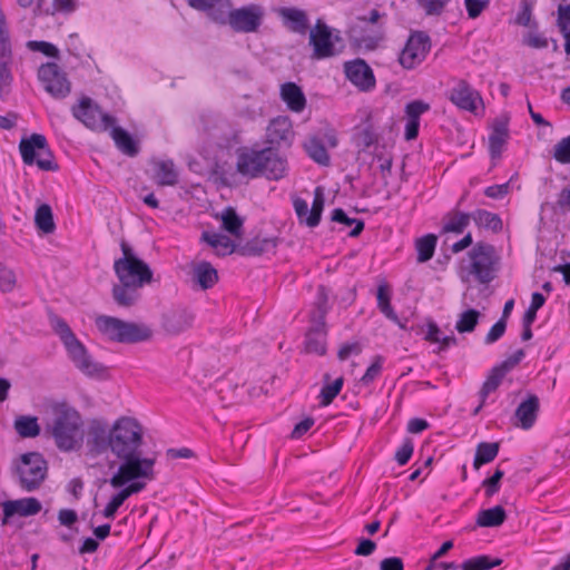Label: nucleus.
<instances>
[{
    "mask_svg": "<svg viewBox=\"0 0 570 570\" xmlns=\"http://www.w3.org/2000/svg\"><path fill=\"white\" fill-rule=\"evenodd\" d=\"M144 428L134 417L121 416L111 425V453L120 461L110 478L112 488H121L134 479L154 480L156 458L144 454Z\"/></svg>",
    "mask_w": 570,
    "mask_h": 570,
    "instance_id": "obj_1",
    "label": "nucleus"
},
{
    "mask_svg": "<svg viewBox=\"0 0 570 570\" xmlns=\"http://www.w3.org/2000/svg\"><path fill=\"white\" fill-rule=\"evenodd\" d=\"M188 4L204 11L216 23L228 24L235 32H256L263 23L265 10L261 4L249 3L232 9L230 0H187Z\"/></svg>",
    "mask_w": 570,
    "mask_h": 570,
    "instance_id": "obj_2",
    "label": "nucleus"
},
{
    "mask_svg": "<svg viewBox=\"0 0 570 570\" xmlns=\"http://www.w3.org/2000/svg\"><path fill=\"white\" fill-rule=\"evenodd\" d=\"M236 170L250 179L264 176L279 180L287 171V161L272 147L257 149L245 146L236 150Z\"/></svg>",
    "mask_w": 570,
    "mask_h": 570,
    "instance_id": "obj_3",
    "label": "nucleus"
},
{
    "mask_svg": "<svg viewBox=\"0 0 570 570\" xmlns=\"http://www.w3.org/2000/svg\"><path fill=\"white\" fill-rule=\"evenodd\" d=\"M52 417L47 425L48 432L60 451L71 452L82 442V416L67 402H57L51 406Z\"/></svg>",
    "mask_w": 570,
    "mask_h": 570,
    "instance_id": "obj_4",
    "label": "nucleus"
},
{
    "mask_svg": "<svg viewBox=\"0 0 570 570\" xmlns=\"http://www.w3.org/2000/svg\"><path fill=\"white\" fill-rule=\"evenodd\" d=\"M498 259L493 246L478 244L474 246L460 264V278L463 283L472 285L473 281L483 285L481 289L487 291V285L495 276Z\"/></svg>",
    "mask_w": 570,
    "mask_h": 570,
    "instance_id": "obj_5",
    "label": "nucleus"
},
{
    "mask_svg": "<svg viewBox=\"0 0 570 570\" xmlns=\"http://www.w3.org/2000/svg\"><path fill=\"white\" fill-rule=\"evenodd\" d=\"M50 325L53 332L61 340L68 356L75 366L86 375H96L102 372L104 367L92 361L85 345L76 337L70 326L57 315L50 316Z\"/></svg>",
    "mask_w": 570,
    "mask_h": 570,
    "instance_id": "obj_6",
    "label": "nucleus"
},
{
    "mask_svg": "<svg viewBox=\"0 0 570 570\" xmlns=\"http://www.w3.org/2000/svg\"><path fill=\"white\" fill-rule=\"evenodd\" d=\"M95 324L102 336L117 343H138L150 336L148 327L114 316L99 315L96 317Z\"/></svg>",
    "mask_w": 570,
    "mask_h": 570,
    "instance_id": "obj_7",
    "label": "nucleus"
},
{
    "mask_svg": "<svg viewBox=\"0 0 570 570\" xmlns=\"http://www.w3.org/2000/svg\"><path fill=\"white\" fill-rule=\"evenodd\" d=\"M19 150L24 165H37L39 169L46 171L58 169V165L52 160L47 138L41 134H32L28 138H22Z\"/></svg>",
    "mask_w": 570,
    "mask_h": 570,
    "instance_id": "obj_8",
    "label": "nucleus"
},
{
    "mask_svg": "<svg viewBox=\"0 0 570 570\" xmlns=\"http://www.w3.org/2000/svg\"><path fill=\"white\" fill-rule=\"evenodd\" d=\"M121 249L122 257L115 262V272L119 282H126V285L129 283L140 286L149 283L153 277L149 266L136 257L126 244L121 245Z\"/></svg>",
    "mask_w": 570,
    "mask_h": 570,
    "instance_id": "obj_9",
    "label": "nucleus"
},
{
    "mask_svg": "<svg viewBox=\"0 0 570 570\" xmlns=\"http://www.w3.org/2000/svg\"><path fill=\"white\" fill-rule=\"evenodd\" d=\"M47 469V462L40 453L22 454L16 464L22 489L29 492L37 490L46 479Z\"/></svg>",
    "mask_w": 570,
    "mask_h": 570,
    "instance_id": "obj_10",
    "label": "nucleus"
},
{
    "mask_svg": "<svg viewBox=\"0 0 570 570\" xmlns=\"http://www.w3.org/2000/svg\"><path fill=\"white\" fill-rule=\"evenodd\" d=\"M446 97L458 109L472 115L478 116L484 110L481 94L464 79H453Z\"/></svg>",
    "mask_w": 570,
    "mask_h": 570,
    "instance_id": "obj_11",
    "label": "nucleus"
},
{
    "mask_svg": "<svg viewBox=\"0 0 570 570\" xmlns=\"http://www.w3.org/2000/svg\"><path fill=\"white\" fill-rule=\"evenodd\" d=\"M72 115L92 130H108L116 122L115 117L104 112L88 97L81 98L79 104L72 107Z\"/></svg>",
    "mask_w": 570,
    "mask_h": 570,
    "instance_id": "obj_12",
    "label": "nucleus"
},
{
    "mask_svg": "<svg viewBox=\"0 0 570 570\" xmlns=\"http://www.w3.org/2000/svg\"><path fill=\"white\" fill-rule=\"evenodd\" d=\"M86 450L91 458L107 455L111 452V426L104 419L89 422L86 433Z\"/></svg>",
    "mask_w": 570,
    "mask_h": 570,
    "instance_id": "obj_13",
    "label": "nucleus"
},
{
    "mask_svg": "<svg viewBox=\"0 0 570 570\" xmlns=\"http://www.w3.org/2000/svg\"><path fill=\"white\" fill-rule=\"evenodd\" d=\"M38 79L43 89L53 98H65L70 92L66 73L55 62H47L38 69Z\"/></svg>",
    "mask_w": 570,
    "mask_h": 570,
    "instance_id": "obj_14",
    "label": "nucleus"
},
{
    "mask_svg": "<svg viewBox=\"0 0 570 570\" xmlns=\"http://www.w3.org/2000/svg\"><path fill=\"white\" fill-rule=\"evenodd\" d=\"M483 293L480 287L469 285L462 296V306L465 308L459 314L455 328L459 333H471L479 323L481 312L472 308L473 305L481 306L478 297Z\"/></svg>",
    "mask_w": 570,
    "mask_h": 570,
    "instance_id": "obj_15",
    "label": "nucleus"
},
{
    "mask_svg": "<svg viewBox=\"0 0 570 570\" xmlns=\"http://www.w3.org/2000/svg\"><path fill=\"white\" fill-rule=\"evenodd\" d=\"M341 41L340 32L334 33L322 20H317L311 30L309 42L314 49V57L324 59L335 56L338 50L335 43Z\"/></svg>",
    "mask_w": 570,
    "mask_h": 570,
    "instance_id": "obj_16",
    "label": "nucleus"
},
{
    "mask_svg": "<svg viewBox=\"0 0 570 570\" xmlns=\"http://www.w3.org/2000/svg\"><path fill=\"white\" fill-rule=\"evenodd\" d=\"M430 46V38L424 32L412 33L400 53V63L406 69L415 68L425 59Z\"/></svg>",
    "mask_w": 570,
    "mask_h": 570,
    "instance_id": "obj_17",
    "label": "nucleus"
},
{
    "mask_svg": "<svg viewBox=\"0 0 570 570\" xmlns=\"http://www.w3.org/2000/svg\"><path fill=\"white\" fill-rule=\"evenodd\" d=\"M344 72L346 78L361 90H371L375 86L373 71L362 59L345 62Z\"/></svg>",
    "mask_w": 570,
    "mask_h": 570,
    "instance_id": "obj_18",
    "label": "nucleus"
},
{
    "mask_svg": "<svg viewBox=\"0 0 570 570\" xmlns=\"http://www.w3.org/2000/svg\"><path fill=\"white\" fill-rule=\"evenodd\" d=\"M149 481L150 480L134 479L119 488L120 490L111 497L110 501L102 510L101 513L104 518L114 520L118 509L124 504V502L132 494L141 492Z\"/></svg>",
    "mask_w": 570,
    "mask_h": 570,
    "instance_id": "obj_19",
    "label": "nucleus"
},
{
    "mask_svg": "<svg viewBox=\"0 0 570 570\" xmlns=\"http://www.w3.org/2000/svg\"><path fill=\"white\" fill-rule=\"evenodd\" d=\"M266 138L271 145L289 147L294 139L291 119L287 116H279L271 120Z\"/></svg>",
    "mask_w": 570,
    "mask_h": 570,
    "instance_id": "obj_20",
    "label": "nucleus"
},
{
    "mask_svg": "<svg viewBox=\"0 0 570 570\" xmlns=\"http://www.w3.org/2000/svg\"><path fill=\"white\" fill-rule=\"evenodd\" d=\"M540 409L538 396L529 395L515 409L513 424L522 430H530L537 422Z\"/></svg>",
    "mask_w": 570,
    "mask_h": 570,
    "instance_id": "obj_21",
    "label": "nucleus"
},
{
    "mask_svg": "<svg viewBox=\"0 0 570 570\" xmlns=\"http://www.w3.org/2000/svg\"><path fill=\"white\" fill-rule=\"evenodd\" d=\"M351 41L358 48L373 50L379 46L382 39L379 27H365L360 23H354L348 30Z\"/></svg>",
    "mask_w": 570,
    "mask_h": 570,
    "instance_id": "obj_22",
    "label": "nucleus"
},
{
    "mask_svg": "<svg viewBox=\"0 0 570 570\" xmlns=\"http://www.w3.org/2000/svg\"><path fill=\"white\" fill-rule=\"evenodd\" d=\"M509 139V120L505 117L497 118L489 136V151L492 159L501 157Z\"/></svg>",
    "mask_w": 570,
    "mask_h": 570,
    "instance_id": "obj_23",
    "label": "nucleus"
},
{
    "mask_svg": "<svg viewBox=\"0 0 570 570\" xmlns=\"http://www.w3.org/2000/svg\"><path fill=\"white\" fill-rule=\"evenodd\" d=\"M430 105L423 100H413L405 106V131L406 140H413L419 135L420 119L423 114L429 111Z\"/></svg>",
    "mask_w": 570,
    "mask_h": 570,
    "instance_id": "obj_24",
    "label": "nucleus"
},
{
    "mask_svg": "<svg viewBox=\"0 0 570 570\" xmlns=\"http://www.w3.org/2000/svg\"><path fill=\"white\" fill-rule=\"evenodd\" d=\"M286 29L294 33L305 35L309 27L306 12L293 7H282L277 10Z\"/></svg>",
    "mask_w": 570,
    "mask_h": 570,
    "instance_id": "obj_25",
    "label": "nucleus"
},
{
    "mask_svg": "<svg viewBox=\"0 0 570 570\" xmlns=\"http://www.w3.org/2000/svg\"><path fill=\"white\" fill-rule=\"evenodd\" d=\"M154 180L160 186H174L178 181V171L170 159H154L151 161Z\"/></svg>",
    "mask_w": 570,
    "mask_h": 570,
    "instance_id": "obj_26",
    "label": "nucleus"
},
{
    "mask_svg": "<svg viewBox=\"0 0 570 570\" xmlns=\"http://www.w3.org/2000/svg\"><path fill=\"white\" fill-rule=\"evenodd\" d=\"M305 351L320 356L326 353V325L312 323L305 336Z\"/></svg>",
    "mask_w": 570,
    "mask_h": 570,
    "instance_id": "obj_27",
    "label": "nucleus"
},
{
    "mask_svg": "<svg viewBox=\"0 0 570 570\" xmlns=\"http://www.w3.org/2000/svg\"><path fill=\"white\" fill-rule=\"evenodd\" d=\"M40 510L41 503L36 498H23L14 501H8L4 504V513L8 517L14 514L30 517L37 514Z\"/></svg>",
    "mask_w": 570,
    "mask_h": 570,
    "instance_id": "obj_28",
    "label": "nucleus"
},
{
    "mask_svg": "<svg viewBox=\"0 0 570 570\" xmlns=\"http://www.w3.org/2000/svg\"><path fill=\"white\" fill-rule=\"evenodd\" d=\"M281 97L294 112H301L306 106V98L302 89L294 82H286L281 87Z\"/></svg>",
    "mask_w": 570,
    "mask_h": 570,
    "instance_id": "obj_29",
    "label": "nucleus"
},
{
    "mask_svg": "<svg viewBox=\"0 0 570 570\" xmlns=\"http://www.w3.org/2000/svg\"><path fill=\"white\" fill-rule=\"evenodd\" d=\"M377 307L380 312L391 322L397 324L401 328H405V324L401 322L391 305V291L387 284L382 283L377 287L376 293Z\"/></svg>",
    "mask_w": 570,
    "mask_h": 570,
    "instance_id": "obj_30",
    "label": "nucleus"
},
{
    "mask_svg": "<svg viewBox=\"0 0 570 570\" xmlns=\"http://www.w3.org/2000/svg\"><path fill=\"white\" fill-rule=\"evenodd\" d=\"M216 218L220 220L222 227L234 237H240L243 234L244 219L233 207L224 208Z\"/></svg>",
    "mask_w": 570,
    "mask_h": 570,
    "instance_id": "obj_31",
    "label": "nucleus"
},
{
    "mask_svg": "<svg viewBox=\"0 0 570 570\" xmlns=\"http://www.w3.org/2000/svg\"><path fill=\"white\" fill-rule=\"evenodd\" d=\"M202 239L208 244L218 256H226L232 254L235 249V244L230 237L215 232H204Z\"/></svg>",
    "mask_w": 570,
    "mask_h": 570,
    "instance_id": "obj_32",
    "label": "nucleus"
},
{
    "mask_svg": "<svg viewBox=\"0 0 570 570\" xmlns=\"http://www.w3.org/2000/svg\"><path fill=\"white\" fill-rule=\"evenodd\" d=\"M142 286L120 282L114 286L112 294L116 303L120 306H131L139 299V289Z\"/></svg>",
    "mask_w": 570,
    "mask_h": 570,
    "instance_id": "obj_33",
    "label": "nucleus"
},
{
    "mask_svg": "<svg viewBox=\"0 0 570 570\" xmlns=\"http://www.w3.org/2000/svg\"><path fill=\"white\" fill-rule=\"evenodd\" d=\"M110 128L111 137L117 148L127 156H136L139 151V148L132 136L121 127H116L114 125Z\"/></svg>",
    "mask_w": 570,
    "mask_h": 570,
    "instance_id": "obj_34",
    "label": "nucleus"
},
{
    "mask_svg": "<svg viewBox=\"0 0 570 570\" xmlns=\"http://www.w3.org/2000/svg\"><path fill=\"white\" fill-rule=\"evenodd\" d=\"M328 311V291L325 286H318L314 308L311 312V322L313 324H321V326L326 325L325 318Z\"/></svg>",
    "mask_w": 570,
    "mask_h": 570,
    "instance_id": "obj_35",
    "label": "nucleus"
},
{
    "mask_svg": "<svg viewBox=\"0 0 570 570\" xmlns=\"http://www.w3.org/2000/svg\"><path fill=\"white\" fill-rule=\"evenodd\" d=\"M507 519L504 509L495 505L490 509L481 510L476 517V524L482 528H494L501 525Z\"/></svg>",
    "mask_w": 570,
    "mask_h": 570,
    "instance_id": "obj_36",
    "label": "nucleus"
},
{
    "mask_svg": "<svg viewBox=\"0 0 570 570\" xmlns=\"http://www.w3.org/2000/svg\"><path fill=\"white\" fill-rule=\"evenodd\" d=\"M193 275L194 279L204 289L213 287L218 279L217 271L207 262H200L195 265Z\"/></svg>",
    "mask_w": 570,
    "mask_h": 570,
    "instance_id": "obj_37",
    "label": "nucleus"
},
{
    "mask_svg": "<svg viewBox=\"0 0 570 570\" xmlns=\"http://www.w3.org/2000/svg\"><path fill=\"white\" fill-rule=\"evenodd\" d=\"M0 62L12 63V48L7 18L0 8Z\"/></svg>",
    "mask_w": 570,
    "mask_h": 570,
    "instance_id": "obj_38",
    "label": "nucleus"
},
{
    "mask_svg": "<svg viewBox=\"0 0 570 570\" xmlns=\"http://www.w3.org/2000/svg\"><path fill=\"white\" fill-rule=\"evenodd\" d=\"M328 380H330V374H325L324 375L325 383H324V385L320 392V395H318L320 404L322 406L330 405L334 401V399L340 394V392L342 391L343 384H344L343 376H340L332 382H328Z\"/></svg>",
    "mask_w": 570,
    "mask_h": 570,
    "instance_id": "obj_39",
    "label": "nucleus"
},
{
    "mask_svg": "<svg viewBox=\"0 0 570 570\" xmlns=\"http://www.w3.org/2000/svg\"><path fill=\"white\" fill-rule=\"evenodd\" d=\"M499 443L482 442L478 445L473 465L479 469L481 465L492 462L499 453Z\"/></svg>",
    "mask_w": 570,
    "mask_h": 570,
    "instance_id": "obj_40",
    "label": "nucleus"
},
{
    "mask_svg": "<svg viewBox=\"0 0 570 570\" xmlns=\"http://www.w3.org/2000/svg\"><path fill=\"white\" fill-rule=\"evenodd\" d=\"M504 375H505L504 368L494 367L491 371L490 375L487 377V380L483 383V386L479 393V397L483 399V402H487L490 394L498 390V387L502 383Z\"/></svg>",
    "mask_w": 570,
    "mask_h": 570,
    "instance_id": "obj_41",
    "label": "nucleus"
},
{
    "mask_svg": "<svg viewBox=\"0 0 570 570\" xmlns=\"http://www.w3.org/2000/svg\"><path fill=\"white\" fill-rule=\"evenodd\" d=\"M470 223V215L455 212L444 218L443 230L446 233H462Z\"/></svg>",
    "mask_w": 570,
    "mask_h": 570,
    "instance_id": "obj_42",
    "label": "nucleus"
},
{
    "mask_svg": "<svg viewBox=\"0 0 570 570\" xmlns=\"http://www.w3.org/2000/svg\"><path fill=\"white\" fill-rule=\"evenodd\" d=\"M472 218L479 226L491 229L492 232H499L502 229L501 218L497 214L485 209H478L473 213Z\"/></svg>",
    "mask_w": 570,
    "mask_h": 570,
    "instance_id": "obj_43",
    "label": "nucleus"
},
{
    "mask_svg": "<svg viewBox=\"0 0 570 570\" xmlns=\"http://www.w3.org/2000/svg\"><path fill=\"white\" fill-rule=\"evenodd\" d=\"M14 429L22 438H35L40 433L38 420L33 416H19L16 419Z\"/></svg>",
    "mask_w": 570,
    "mask_h": 570,
    "instance_id": "obj_44",
    "label": "nucleus"
},
{
    "mask_svg": "<svg viewBox=\"0 0 570 570\" xmlns=\"http://www.w3.org/2000/svg\"><path fill=\"white\" fill-rule=\"evenodd\" d=\"M502 562L501 559H491L488 556H476L473 558H470L465 561H463L460 564V568L462 570H490L498 566H500Z\"/></svg>",
    "mask_w": 570,
    "mask_h": 570,
    "instance_id": "obj_45",
    "label": "nucleus"
},
{
    "mask_svg": "<svg viewBox=\"0 0 570 570\" xmlns=\"http://www.w3.org/2000/svg\"><path fill=\"white\" fill-rule=\"evenodd\" d=\"M35 222L37 227L46 234L55 230V222L51 207L42 204L37 208Z\"/></svg>",
    "mask_w": 570,
    "mask_h": 570,
    "instance_id": "obj_46",
    "label": "nucleus"
},
{
    "mask_svg": "<svg viewBox=\"0 0 570 570\" xmlns=\"http://www.w3.org/2000/svg\"><path fill=\"white\" fill-rule=\"evenodd\" d=\"M305 149L308 156L320 165H328L330 156L324 145L316 138H311L305 144Z\"/></svg>",
    "mask_w": 570,
    "mask_h": 570,
    "instance_id": "obj_47",
    "label": "nucleus"
},
{
    "mask_svg": "<svg viewBox=\"0 0 570 570\" xmlns=\"http://www.w3.org/2000/svg\"><path fill=\"white\" fill-rule=\"evenodd\" d=\"M332 220L346 226H353L350 232V236L352 237L358 236L364 229V223L362 220L348 217L342 208H335L332 212Z\"/></svg>",
    "mask_w": 570,
    "mask_h": 570,
    "instance_id": "obj_48",
    "label": "nucleus"
},
{
    "mask_svg": "<svg viewBox=\"0 0 570 570\" xmlns=\"http://www.w3.org/2000/svg\"><path fill=\"white\" fill-rule=\"evenodd\" d=\"M324 207V196L320 187L315 189L314 200L307 218V226L311 228L316 227L321 222V216Z\"/></svg>",
    "mask_w": 570,
    "mask_h": 570,
    "instance_id": "obj_49",
    "label": "nucleus"
},
{
    "mask_svg": "<svg viewBox=\"0 0 570 570\" xmlns=\"http://www.w3.org/2000/svg\"><path fill=\"white\" fill-rule=\"evenodd\" d=\"M436 245V237L434 235H426L420 238L416 243L417 259L426 262L432 258Z\"/></svg>",
    "mask_w": 570,
    "mask_h": 570,
    "instance_id": "obj_50",
    "label": "nucleus"
},
{
    "mask_svg": "<svg viewBox=\"0 0 570 570\" xmlns=\"http://www.w3.org/2000/svg\"><path fill=\"white\" fill-rule=\"evenodd\" d=\"M424 338L431 343H441L442 348L450 346L455 341L453 336H443L441 330L433 321L426 324Z\"/></svg>",
    "mask_w": 570,
    "mask_h": 570,
    "instance_id": "obj_51",
    "label": "nucleus"
},
{
    "mask_svg": "<svg viewBox=\"0 0 570 570\" xmlns=\"http://www.w3.org/2000/svg\"><path fill=\"white\" fill-rule=\"evenodd\" d=\"M12 63L0 62V99L4 101L11 92L13 75L11 71Z\"/></svg>",
    "mask_w": 570,
    "mask_h": 570,
    "instance_id": "obj_52",
    "label": "nucleus"
},
{
    "mask_svg": "<svg viewBox=\"0 0 570 570\" xmlns=\"http://www.w3.org/2000/svg\"><path fill=\"white\" fill-rule=\"evenodd\" d=\"M558 24L566 39V52L570 55V6L559 7Z\"/></svg>",
    "mask_w": 570,
    "mask_h": 570,
    "instance_id": "obj_53",
    "label": "nucleus"
},
{
    "mask_svg": "<svg viewBox=\"0 0 570 570\" xmlns=\"http://www.w3.org/2000/svg\"><path fill=\"white\" fill-rule=\"evenodd\" d=\"M26 47L33 52H41L50 58H59V49L47 41L30 40L26 43Z\"/></svg>",
    "mask_w": 570,
    "mask_h": 570,
    "instance_id": "obj_54",
    "label": "nucleus"
},
{
    "mask_svg": "<svg viewBox=\"0 0 570 570\" xmlns=\"http://www.w3.org/2000/svg\"><path fill=\"white\" fill-rule=\"evenodd\" d=\"M277 246L276 238H255L248 244V249L254 254L274 252Z\"/></svg>",
    "mask_w": 570,
    "mask_h": 570,
    "instance_id": "obj_55",
    "label": "nucleus"
},
{
    "mask_svg": "<svg viewBox=\"0 0 570 570\" xmlns=\"http://www.w3.org/2000/svg\"><path fill=\"white\" fill-rule=\"evenodd\" d=\"M553 157L560 164H570V135L554 146Z\"/></svg>",
    "mask_w": 570,
    "mask_h": 570,
    "instance_id": "obj_56",
    "label": "nucleus"
},
{
    "mask_svg": "<svg viewBox=\"0 0 570 570\" xmlns=\"http://www.w3.org/2000/svg\"><path fill=\"white\" fill-rule=\"evenodd\" d=\"M451 0H417L428 16H440Z\"/></svg>",
    "mask_w": 570,
    "mask_h": 570,
    "instance_id": "obj_57",
    "label": "nucleus"
},
{
    "mask_svg": "<svg viewBox=\"0 0 570 570\" xmlns=\"http://www.w3.org/2000/svg\"><path fill=\"white\" fill-rule=\"evenodd\" d=\"M504 475V472L500 469H497L492 476L485 479L483 481V487L485 489V495L491 498L500 490V482Z\"/></svg>",
    "mask_w": 570,
    "mask_h": 570,
    "instance_id": "obj_58",
    "label": "nucleus"
},
{
    "mask_svg": "<svg viewBox=\"0 0 570 570\" xmlns=\"http://www.w3.org/2000/svg\"><path fill=\"white\" fill-rule=\"evenodd\" d=\"M383 363H384V358L382 356L377 355L374 358L373 363L367 367L366 372L364 373V375L362 377V382L364 384H370L371 382H373L381 373V371L383 368Z\"/></svg>",
    "mask_w": 570,
    "mask_h": 570,
    "instance_id": "obj_59",
    "label": "nucleus"
},
{
    "mask_svg": "<svg viewBox=\"0 0 570 570\" xmlns=\"http://www.w3.org/2000/svg\"><path fill=\"white\" fill-rule=\"evenodd\" d=\"M413 443L410 439H406L403 444L399 448L395 454V460L400 465H405L413 454Z\"/></svg>",
    "mask_w": 570,
    "mask_h": 570,
    "instance_id": "obj_60",
    "label": "nucleus"
},
{
    "mask_svg": "<svg viewBox=\"0 0 570 570\" xmlns=\"http://www.w3.org/2000/svg\"><path fill=\"white\" fill-rule=\"evenodd\" d=\"M464 6L469 18H478L482 11L489 6L488 0H464Z\"/></svg>",
    "mask_w": 570,
    "mask_h": 570,
    "instance_id": "obj_61",
    "label": "nucleus"
},
{
    "mask_svg": "<svg viewBox=\"0 0 570 570\" xmlns=\"http://www.w3.org/2000/svg\"><path fill=\"white\" fill-rule=\"evenodd\" d=\"M293 207L295 210V214L299 220L301 224H305L307 226V218L308 214L311 212V208L308 207V204L305 199L295 197L293 199Z\"/></svg>",
    "mask_w": 570,
    "mask_h": 570,
    "instance_id": "obj_62",
    "label": "nucleus"
},
{
    "mask_svg": "<svg viewBox=\"0 0 570 570\" xmlns=\"http://www.w3.org/2000/svg\"><path fill=\"white\" fill-rule=\"evenodd\" d=\"M507 328V322L504 320H499L489 331L485 336L487 344H493L498 340H500Z\"/></svg>",
    "mask_w": 570,
    "mask_h": 570,
    "instance_id": "obj_63",
    "label": "nucleus"
},
{
    "mask_svg": "<svg viewBox=\"0 0 570 570\" xmlns=\"http://www.w3.org/2000/svg\"><path fill=\"white\" fill-rule=\"evenodd\" d=\"M362 352V347L358 342H350L343 344L337 353V357L341 361L347 360L351 355H358Z\"/></svg>",
    "mask_w": 570,
    "mask_h": 570,
    "instance_id": "obj_64",
    "label": "nucleus"
}]
</instances>
